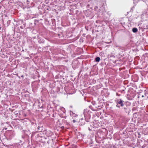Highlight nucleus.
<instances>
[{"instance_id":"6e6552de","label":"nucleus","mask_w":148,"mask_h":148,"mask_svg":"<svg viewBox=\"0 0 148 148\" xmlns=\"http://www.w3.org/2000/svg\"><path fill=\"white\" fill-rule=\"evenodd\" d=\"M127 106H126V107H124L123 108V109L124 110H125V111L126 112H127L126 111V110H127Z\"/></svg>"},{"instance_id":"f8f14e48","label":"nucleus","mask_w":148,"mask_h":148,"mask_svg":"<svg viewBox=\"0 0 148 148\" xmlns=\"http://www.w3.org/2000/svg\"><path fill=\"white\" fill-rule=\"evenodd\" d=\"M142 97H144V96H143V95H142Z\"/></svg>"},{"instance_id":"9b49d317","label":"nucleus","mask_w":148,"mask_h":148,"mask_svg":"<svg viewBox=\"0 0 148 148\" xmlns=\"http://www.w3.org/2000/svg\"><path fill=\"white\" fill-rule=\"evenodd\" d=\"M28 2H29V1L28 0H27V3L28 4Z\"/></svg>"},{"instance_id":"20e7f679","label":"nucleus","mask_w":148,"mask_h":148,"mask_svg":"<svg viewBox=\"0 0 148 148\" xmlns=\"http://www.w3.org/2000/svg\"><path fill=\"white\" fill-rule=\"evenodd\" d=\"M132 31L134 33H136L137 32L138 29L136 28H134L132 29Z\"/></svg>"},{"instance_id":"0eeeda50","label":"nucleus","mask_w":148,"mask_h":148,"mask_svg":"<svg viewBox=\"0 0 148 148\" xmlns=\"http://www.w3.org/2000/svg\"><path fill=\"white\" fill-rule=\"evenodd\" d=\"M38 41H39V43H41L44 42V41H43V40H41V39H40V40H38Z\"/></svg>"},{"instance_id":"7ed1b4c3","label":"nucleus","mask_w":148,"mask_h":148,"mask_svg":"<svg viewBox=\"0 0 148 148\" xmlns=\"http://www.w3.org/2000/svg\"><path fill=\"white\" fill-rule=\"evenodd\" d=\"M43 127L42 126L38 127V135L40 136V133L41 132H43L42 131L43 130Z\"/></svg>"},{"instance_id":"1a4fd4ad","label":"nucleus","mask_w":148,"mask_h":148,"mask_svg":"<svg viewBox=\"0 0 148 148\" xmlns=\"http://www.w3.org/2000/svg\"><path fill=\"white\" fill-rule=\"evenodd\" d=\"M73 123H75L76 122V121L75 120H73Z\"/></svg>"},{"instance_id":"4468645a","label":"nucleus","mask_w":148,"mask_h":148,"mask_svg":"<svg viewBox=\"0 0 148 148\" xmlns=\"http://www.w3.org/2000/svg\"><path fill=\"white\" fill-rule=\"evenodd\" d=\"M36 23V21H35V23H34L36 25V23Z\"/></svg>"},{"instance_id":"ddd939ff","label":"nucleus","mask_w":148,"mask_h":148,"mask_svg":"<svg viewBox=\"0 0 148 148\" xmlns=\"http://www.w3.org/2000/svg\"><path fill=\"white\" fill-rule=\"evenodd\" d=\"M40 136H41V135L40 134Z\"/></svg>"},{"instance_id":"f257e3e1","label":"nucleus","mask_w":148,"mask_h":148,"mask_svg":"<svg viewBox=\"0 0 148 148\" xmlns=\"http://www.w3.org/2000/svg\"><path fill=\"white\" fill-rule=\"evenodd\" d=\"M40 134L41 136H40H40L38 135V140L40 142L44 143L45 142L44 140L45 139V138L43 136L44 134L43 132H41L40 133Z\"/></svg>"},{"instance_id":"9d476101","label":"nucleus","mask_w":148,"mask_h":148,"mask_svg":"<svg viewBox=\"0 0 148 148\" xmlns=\"http://www.w3.org/2000/svg\"><path fill=\"white\" fill-rule=\"evenodd\" d=\"M36 133V132H34V133L33 132H32V135H34V133Z\"/></svg>"},{"instance_id":"423d86ee","label":"nucleus","mask_w":148,"mask_h":148,"mask_svg":"<svg viewBox=\"0 0 148 148\" xmlns=\"http://www.w3.org/2000/svg\"><path fill=\"white\" fill-rule=\"evenodd\" d=\"M70 113V115L72 116H75V114H74L73 113V112H72V111H71Z\"/></svg>"},{"instance_id":"39448f33","label":"nucleus","mask_w":148,"mask_h":148,"mask_svg":"<svg viewBox=\"0 0 148 148\" xmlns=\"http://www.w3.org/2000/svg\"><path fill=\"white\" fill-rule=\"evenodd\" d=\"M95 60L97 62H99L100 60V58L99 57H97L95 58Z\"/></svg>"},{"instance_id":"f03ea898","label":"nucleus","mask_w":148,"mask_h":148,"mask_svg":"<svg viewBox=\"0 0 148 148\" xmlns=\"http://www.w3.org/2000/svg\"><path fill=\"white\" fill-rule=\"evenodd\" d=\"M123 102L124 101L122 100L121 99H117L116 103L117 104L116 107L120 108V106L122 107H123L124 106Z\"/></svg>"}]
</instances>
